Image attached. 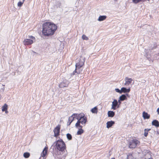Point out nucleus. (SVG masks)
I'll list each match as a JSON object with an SVG mask.
<instances>
[{"mask_svg":"<svg viewBox=\"0 0 159 159\" xmlns=\"http://www.w3.org/2000/svg\"><path fill=\"white\" fill-rule=\"evenodd\" d=\"M66 136L67 139L69 140H70L72 139V137L71 135L69 133H68L66 134Z\"/></svg>","mask_w":159,"mask_h":159,"instance_id":"a878e982","label":"nucleus"},{"mask_svg":"<svg viewBox=\"0 0 159 159\" xmlns=\"http://www.w3.org/2000/svg\"><path fill=\"white\" fill-rule=\"evenodd\" d=\"M142 0H132L133 2L135 4L137 3L140 2Z\"/></svg>","mask_w":159,"mask_h":159,"instance_id":"cd10ccee","label":"nucleus"},{"mask_svg":"<svg viewBox=\"0 0 159 159\" xmlns=\"http://www.w3.org/2000/svg\"><path fill=\"white\" fill-rule=\"evenodd\" d=\"M151 130L150 129H145L144 130V135L145 137H147L148 134V132Z\"/></svg>","mask_w":159,"mask_h":159,"instance_id":"412c9836","label":"nucleus"},{"mask_svg":"<svg viewBox=\"0 0 159 159\" xmlns=\"http://www.w3.org/2000/svg\"><path fill=\"white\" fill-rule=\"evenodd\" d=\"M34 43L33 39H25L23 42V44L25 45H30Z\"/></svg>","mask_w":159,"mask_h":159,"instance_id":"1a4fd4ad","label":"nucleus"},{"mask_svg":"<svg viewBox=\"0 0 159 159\" xmlns=\"http://www.w3.org/2000/svg\"><path fill=\"white\" fill-rule=\"evenodd\" d=\"M151 152L150 151L144 150L143 152V154L145 156V159H151Z\"/></svg>","mask_w":159,"mask_h":159,"instance_id":"0eeeda50","label":"nucleus"},{"mask_svg":"<svg viewBox=\"0 0 159 159\" xmlns=\"http://www.w3.org/2000/svg\"><path fill=\"white\" fill-rule=\"evenodd\" d=\"M78 118L79 119L75 124V126L77 128H82V125H81L80 124L84 126L87 122V117L84 116V115L82 114L80 118Z\"/></svg>","mask_w":159,"mask_h":159,"instance_id":"20e7f679","label":"nucleus"},{"mask_svg":"<svg viewBox=\"0 0 159 159\" xmlns=\"http://www.w3.org/2000/svg\"><path fill=\"white\" fill-rule=\"evenodd\" d=\"M91 111L92 113H97L98 112L97 107H95L94 108H92L91 110Z\"/></svg>","mask_w":159,"mask_h":159,"instance_id":"4be33fe9","label":"nucleus"},{"mask_svg":"<svg viewBox=\"0 0 159 159\" xmlns=\"http://www.w3.org/2000/svg\"><path fill=\"white\" fill-rule=\"evenodd\" d=\"M5 111L6 113H8V111L7 110Z\"/></svg>","mask_w":159,"mask_h":159,"instance_id":"f704fd0d","label":"nucleus"},{"mask_svg":"<svg viewBox=\"0 0 159 159\" xmlns=\"http://www.w3.org/2000/svg\"><path fill=\"white\" fill-rule=\"evenodd\" d=\"M7 105L5 104L2 107V111H5L7 110Z\"/></svg>","mask_w":159,"mask_h":159,"instance_id":"b1692460","label":"nucleus"},{"mask_svg":"<svg viewBox=\"0 0 159 159\" xmlns=\"http://www.w3.org/2000/svg\"><path fill=\"white\" fill-rule=\"evenodd\" d=\"M61 125H58L56 127H55L54 130V136L55 137L58 136L59 135L60 130V129Z\"/></svg>","mask_w":159,"mask_h":159,"instance_id":"6e6552de","label":"nucleus"},{"mask_svg":"<svg viewBox=\"0 0 159 159\" xmlns=\"http://www.w3.org/2000/svg\"><path fill=\"white\" fill-rule=\"evenodd\" d=\"M157 111L158 114H159V108H158L157 109Z\"/></svg>","mask_w":159,"mask_h":159,"instance_id":"72a5a7b5","label":"nucleus"},{"mask_svg":"<svg viewBox=\"0 0 159 159\" xmlns=\"http://www.w3.org/2000/svg\"><path fill=\"white\" fill-rule=\"evenodd\" d=\"M78 128L79 129L77 131V135H81L83 133L84 131L83 129H82V128Z\"/></svg>","mask_w":159,"mask_h":159,"instance_id":"5701e85b","label":"nucleus"},{"mask_svg":"<svg viewBox=\"0 0 159 159\" xmlns=\"http://www.w3.org/2000/svg\"><path fill=\"white\" fill-rule=\"evenodd\" d=\"M75 73H75V75H76V74H75ZM77 74H77V73H76ZM73 75H74V74H73Z\"/></svg>","mask_w":159,"mask_h":159,"instance_id":"4c0bfd02","label":"nucleus"},{"mask_svg":"<svg viewBox=\"0 0 159 159\" xmlns=\"http://www.w3.org/2000/svg\"><path fill=\"white\" fill-rule=\"evenodd\" d=\"M121 100H120V99L119 98L118 101H117L118 104V105H119V106L121 103Z\"/></svg>","mask_w":159,"mask_h":159,"instance_id":"2f4dec72","label":"nucleus"},{"mask_svg":"<svg viewBox=\"0 0 159 159\" xmlns=\"http://www.w3.org/2000/svg\"><path fill=\"white\" fill-rule=\"evenodd\" d=\"M82 38L83 40H87L88 39V37L84 34L83 35Z\"/></svg>","mask_w":159,"mask_h":159,"instance_id":"bb28decb","label":"nucleus"},{"mask_svg":"<svg viewBox=\"0 0 159 159\" xmlns=\"http://www.w3.org/2000/svg\"><path fill=\"white\" fill-rule=\"evenodd\" d=\"M71 120H70V121L69 120V118L68 119V122L67 123V125H69L70 124H68L70 122Z\"/></svg>","mask_w":159,"mask_h":159,"instance_id":"473e14b6","label":"nucleus"},{"mask_svg":"<svg viewBox=\"0 0 159 159\" xmlns=\"http://www.w3.org/2000/svg\"><path fill=\"white\" fill-rule=\"evenodd\" d=\"M115 121L112 120L107 121L106 123V127L107 128L111 127L114 124H115Z\"/></svg>","mask_w":159,"mask_h":159,"instance_id":"ddd939ff","label":"nucleus"},{"mask_svg":"<svg viewBox=\"0 0 159 159\" xmlns=\"http://www.w3.org/2000/svg\"><path fill=\"white\" fill-rule=\"evenodd\" d=\"M139 143V141L136 139H134L130 141L129 147L130 148H134Z\"/></svg>","mask_w":159,"mask_h":159,"instance_id":"39448f33","label":"nucleus"},{"mask_svg":"<svg viewBox=\"0 0 159 159\" xmlns=\"http://www.w3.org/2000/svg\"><path fill=\"white\" fill-rule=\"evenodd\" d=\"M143 116L144 119H149L150 117V116L147 112L143 111Z\"/></svg>","mask_w":159,"mask_h":159,"instance_id":"dca6fc26","label":"nucleus"},{"mask_svg":"<svg viewBox=\"0 0 159 159\" xmlns=\"http://www.w3.org/2000/svg\"><path fill=\"white\" fill-rule=\"evenodd\" d=\"M115 90L116 92L118 93H120V94L121 93V89L120 90L118 89H115Z\"/></svg>","mask_w":159,"mask_h":159,"instance_id":"c85d7f7f","label":"nucleus"},{"mask_svg":"<svg viewBox=\"0 0 159 159\" xmlns=\"http://www.w3.org/2000/svg\"><path fill=\"white\" fill-rule=\"evenodd\" d=\"M54 144L56 149L59 151L63 152L66 149V144L62 139L58 140L54 143Z\"/></svg>","mask_w":159,"mask_h":159,"instance_id":"f03ea898","label":"nucleus"},{"mask_svg":"<svg viewBox=\"0 0 159 159\" xmlns=\"http://www.w3.org/2000/svg\"><path fill=\"white\" fill-rule=\"evenodd\" d=\"M107 18L106 16H100L98 20V21H101L105 20Z\"/></svg>","mask_w":159,"mask_h":159,"instance_id":"a211bd4d","label":"nucleus"},{"mask_svg":"<svg viewBox=\"0 0 159 159\" xmlns=\"http://www.w3.org/2000/svg\"><path fill=\"white\" fill-rule=\"evenodd\" d=\"M108 116V117H112L115 115V113L113 111H108L107 113Z\"/></svg>","mask_w":159,"mask_h":159,"instance_id":"f3484780","label":"nucleus"},{"mask_svg":"<svg viewBox=\"0 0 159 159\" xmlns=\"http://www.w3.org/2000/svg\"><path fill=\"white\" fill-rule=\"evenodd\" d=\"M111 159H115L114 158H111Z\"/></svg>","mask_w":159,"mask_h":159,"instance_id":"58836bf2","label":"nucleus"},{"mask_svg":"<svg viewBox=\"0 0 159 159\" xmlns=\"http://www.w3.org/2000/svg\"><path fill=\"white\" fill-rule=\"evenodd\" d=\"M152 125L155 126L156 127L159 126V123L158 120H154L152 122Z\"/></svg>","mask_w":159,"mask_h":159,"instance_id":"6ab92c4d","label":"nucleus"},{"mask_svg":"<svg viewBox=\"0 0 159 159\" xmlns=\"http://www.w3.org/2000/svg\"><path fill=\"white\" fill-rule=\"evenodd\" d=\"M125 83L124 85L125 86H128L129 85L132 83L133 80L130 78L126 77L125 79Z\"/></svg>","mask_w":159,"mask_h":159,"instance_id":"f8f14e48","label":"nucleus"},{"mask_svg":"<svg viewBox=\"0 0 159 159\" xmlns=\"http://www.w3.org/2000/svg\"><path fill=\"white\" fill-rule=\"evenodd\" d=\"M48 151V148L46 147L43 150L41 154V156L43 157H44L45 156L46 154L47 153Z\"/></svg>","mask_w":159,"mask_h":159,"instance_id":"aec40b11","label":"nucleus"},{"mask_svg":"<svg viewBox=\"0 0 159 159\" xmlns=\"http://www.w3.org/2000/svg\"><path fill=\"white\" fill-rule=\"evenodd\" d=\"M85 61V58L84 57H80L79 61L76 63L75 65V69L73 71V74H75V73H77V74H80L81 71L80 68L82 67L84 64Z\"/></svg>","mask_w":159,"mask_h":159,"instance_id":"7ed1b4c3","label":"nucleus"},{"mask_svg":"<svg viewBox=\"0 0 159 159\" xmlns=\"http://www.w3.org/2000/svg\"><path fill=\"white\" fill-rule=\"evenodd\" d=\"M24 2H19L17 4L18 6L19 7H20L23 4Z\"/></svg>","mask_w":159,"mask_h":159,"instance_id":"c756f323","label":"nucleus"},{"mask_svg":"<svg viewBox=\"0 0 159 159\" xmlns=\"http://www.w3.org/2000/svg\"><path fill=\"white\" fill-rule=\"evenodd\" d=\"M32 52H33V53H36V52H35L33 51H32Z\"/></svg>","mask_w":159,"mask_h":159,"instance_id":"e433bc0d","label":"nucleus"},{"mask_svg":"<svg viewBox=\"0 0 159 159\" xmlns=\"http://www.w3.org/2000/svg\"><path fill=\"white\" fill-rule=\"evenodd\" d=\"M116 107L119 108V105H118L117 101L116 99H114L113 101L112 102L111 109L115 110L116 109Z\"/></svg>","mask_w":159,"mask_h":159,"instance_id":"9b49d317","label":"nucleus"},{"mask_svg":"<svg viewBox=\"0 0 159 159\" xmlns=\"http://www.w3.org/2000/svg\"><path fill=\"white\" fill-rule=\"evenodd\" d=\"M57 29V26L50 22H46L43 25L42 33L46 36L53 35Z\"/></svg>","mask_w":159,"mask_h":159,"instance_id":"f257e3e1","label":"nucleus"},{"mask_svg":"<svg viewBox=\"0 0 159 159\" xmlns=\"http://www.w3.org/2000/svg\"><path fill=\"white\" fill-rule=\"evenodd\" d=\"M28 37L29 38L28 39H33V41H34V40H35V37L32 36H29Z\"/></svg>","mask_w":159,"mask_h":159,"instance_id":"7c9ffc66","label":"nucleus"},{"mask_svg":"<svg viewBox=\"0 0 159 159\" xmlns=\"http://www.w3.org/2000/svg\"><path fill=\"white\" fill-rule=\"evenodd\" d=\"M121 93H129L130 90V88H129L128 89H127L125 87H122L121 88Z\"/></svg>","mask_w":159,"mask_h":159,"instance_id":"4468645a","label":"nucleus"},{"mask_svg":"<svg viewBox=\"0 0 159 159\" xmlns=\"http://www.w3.org/2000/svg\"><path fill=\"white\" fill-rule=\"evenodd\" d=\"M115 1H117V0H114Z\"/></svg>","mask_w":159,"mask_h":159,"instance_id":"a19ab883","label":"nucleus"},{"mask_svg":"<svg viewBox=\"0 0 159 159\" xmlns=\"http://www.w3.org/2000/svg\"><path fill=\"white\" fill-rule=\"evenodd\" d=\"M129 96L128 94L126 93V94H122L120 96L119 98L120 100H121V101H123L127 99L126 96Z\"/></svg>","mask_w":159,"mask_h":159,"instance_id":"2eb2a0df","label":"nucleus"},{"mask_svg":"<svg viewBox=\"0 0 159 159\" xmlns=\"http://www.w3.org/2000/svg\"><path fill=\"white\" fill-rule=\"evenodd\" d=\"M82 115V114H81L77 113H74L71 116L69 117V120L70 121V120H71L68 124H70L74 120V118H76L78 120L79 119L78 118H80Z\"/></svg>","mask_w":159,"mask_h":159,"instance_id":"423d86ee","label":"nucleus"},{"mask_svg":"<svg viewBox=\"0 0 159 159\" xmlns=\"http://www.w3.org/2000/svg\"><path fill=\"white\" fill-rule=\"evenodd\" d=\"M131 156H128V159H129V157H131Z\"/></svg>","mask_w":159,"mask_h":159,"instance_id":"c9c22d12","label":"nucleus"},{"mask_svg":"<svg viewBox=\"0 0 159 159\" xmlns=\"http://www.w3.org/2000/svg\"><path fill=\"white\" fill-rule=\"evenodd\" d=\"M69 84V81L66 80H63L59 84V86L60 88H64L67 87Z\"/></svg>","mask_w":159,"mask_h":159,"instance_id":"9d476101","label":"nucleus"},{"mask_svg":"<svg viewBox=\"0 0 159 159\" xmlns=\"http://www.w3.org/2000/svg\"><path fill=\"white\" fill-rule=\"evenodd\" d=\"M23 156L25 158H28L30 157V154L29 152H26L24 153Z\"/></svg>","mask_w":159,"mask_h":159,"instance_id":"393cba45","label":"nucleus"},{"mask_svg":"<svg viewBox=\"0 0 159 159\" xmlns=\"http://www.w3.org/2000/svg\"><path fill=\"white\" fill-rule=\"evenodd\" d=\"M25 0H23V2H24V1H25Z\"/></svg>","mask_w":159,"mask_h":159,"instance_id":"ea45409f","label":"nucleus"}]
</instances>
